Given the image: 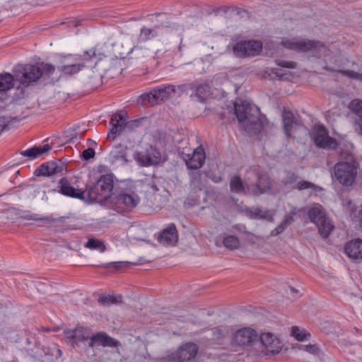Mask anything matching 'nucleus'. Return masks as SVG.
Returning a JSON list of instances; mask_svg holds the SVG:
<instances>
[{"instance_id": "1", "label": "nucleus", "mask_w": 362, "mask_h": 362, "mask_svg": "<svg viewBox=\"0 0 362 362\" xmlns=\"http://www.w3.org/2000/svg\"><path fill=\"white\" fill-rule=\"evenodd\" d=\"M358 163L349 152H341L340 160L334 167V177L344 186H351L355 182Z\"/></svg>"}, {"instance_id": "2", "label": "nucleus", "mask_w": 362, "mask_h": 362, "mask_svg": "<svg viewBox=\"0 0 362 362\" xmlns=\"http://www.w3.org/2000/svg\"><path fill=\"white\" fill-rule=\"evenodd\" d=\"M281 44L283 47L300 52H309L312 57L316 58L327 57L329 55V49L318 40L293 37L284 39Z\"/></svg>"}, {"instance_id": "3", "label": "nucleus", "mask_w": 362, "mask_h": 362, "mask_svg": "<svg viewBox=\"0 0 362 362\" xmlns=\"http://www.w3.org/2000/svg\"><path fill=\"white\" fill-rule=\"evenodd\" d=\"M250 104L243 101L240 104L234 103V114L244 130L248 133L257 134L261 132L262 124L257 116L250 115Z\"/></svg>"}, {"instance_id": "4", "label": "nucleus", "mask_w": 362, "mask_h": 362, "mask_svg": "<svg viewBox=\"0 0 362 362\" xmlns=\"http://www.w3.org/2000/svg\"><path fill=\"white\" fill-rule=\"evenodd\" d=\"M113 175L107 174L101 175L93 186H86V197L90 202H103L110 200L113 189Z\"/></svg>"}, {"instance_id": "5", "label": "nucleus", "mask_w": 362, "mask_h": 362, "mask_svg": "<svg viewBox=\"0 0 362 362\" xmlns=\"http://www.w3.org/2000/svg\"><path fill=\"white\" fill-rule=\"evenodd\" d=\"M95 57V52L93 49L86 51L81 57H71V56H64L61 64L57 66L62 76H72L78 74L84 67L87 66V62L90 61Z\"/></svg>"}, {"instance_id": "6", "label": "nucleus", "mask_w": 362, "mask_h": 362, "mask_svg": "<svg viewBox=\"0 0 362 362\" xmlns=\"http://www.w3.org/2000/svg\"><path fill=\"white\" fill-rule=\"evenodd\" d=\"M246 186L248 192L257 196L270 189L271 180L267 173L252 167L246 172Z\"/></svg>"}, {"instance_id": "7", "label": "nucleus", "mask_w": 362, "mask_h": 362, "mask_svg": "<svg viewBox=\"0 0 362 362\" xmlns=\"http://www.w3.org/2000/svg\"><path fill=\"white\" fill-rule=\"evenodd\" d=\"M128 116L125 112L120 111L112 115L110 124L112 127L108 133V138L114 140L117 135L124 131L132 132L139 128L144 119L127 120Z\"/></svg>"}, {"instance_id": "8", "label": "nucleus", "mask_w": 362, "mask_h": 362, "mask_svg": "<svg viewBox=\"0 0 362 362\" xmlns=\"http://www.w3.org/2000/svg\"><path fill=\"white\" fill-rule=\"evenodd\" d=\"M175 92L176 87L175 86L163 84L154 88L150 93L140 95L137 101L141 105L153 106L168 99Z\"/></svg>"}, {"instance_id": "9", "label": "nucleus", "mask_w": 362, "mask_h": 362, "mask_svg": "<svg viewBox=\"0 0 362 362\" xmlns=\"http://www.w3.org/2000/svg\"><path fill=\"white\" fill-rule=\"evenodd\" d=\"M140 198L134 192H122L112 194L110 204L119 213L129 212L139 204Z\"/></svg>"}, {"instance_id": "10", "label": "nucleus", "mask_w": 362, "mask_h": 362, "mask_svg": "<svg viewBox=\"0 0 362 362\" xmlns=\"http://www.w3.org/2000/svg\"><path fill=\"white\" fill-rule=\"evenodd\" d=\"M310 221L315 223L322 238H327L334 228V226L326 216L322 206L316 205L308 211Z\"/></svg>"}, {"instance_id": "11", "label": "nucleus", "mask_w": 362, "mask_h": 362, "mask_svg": "<svg viewBox=\"0 0 362 362\" xmlns=\"http://www.w3.org/2000/svg\"><path fill=\"white\" fill-rule=\"evenodd\" d=\"M14 73L16 79L24 87L37 82L42 76V70L34 64L15 67Z\"/></svg>"}, {"instance_id": "12", "label": "nucleus", "mask_w": 362, "mask_h": 362, "mask_svg": "<svg viewBox=\"0 0 362 362\" xmlns=\"http://www.w3.org/2000/svg\"><path fill=\"white\" fill-rule=\"evenodd\" d=\"M198 353L197 344L189 342L182 345L175 354H172L164 362H195Z\"/></svg>"}, {"instance_id": "13", "label": "nucleus", "mask_w": 362, "mask_h": 362, "mask_svg": "<svg viewBox=\"0 0 362 362\" xmlns=\"http://www.w3.org/2000/svg\"><path fill=\"white\" fill-rule=\"evenodd\" d=\"M184 150L180 153L188 168L197 170L202 167L206 158L204 149L202 146H199L191 153L185 152Z\"/></svg>"}, {"instance_id": "14", "label": "nucleus", "mask_w": 362, "mask_h": 362, "mask_svg": "<svg viewBox=\"0 0 362 362\" xmlns=\"http://www.w3.org/2000/svg\"><path fill=\"white\" fill-rule=\"evenodd\" d=\"M128 147L125 145L119 144L112 147L108 157V162L113 165L123 166L132 162V159L128 158Z\"/></svg>"}, {"instance_id": "15", "label": "nucleus", "mask_w": 362, "mask_h": 362, "mask_svg": "<svg viewBox=\"0 0 362 362\" xmlns=\"http://www.w3.org/2000/svg\"><path fill=\"white\" fill-rule=\"evenodd\" d=\"M262 351L265 355L276 354L281 349L279 339L271 332L262 333L259 337Z\"/></svg>"}, {"instance_id": "16", "label": "nucleus", "mask_w": 362, "mask_h": 362, "mask_svg": "<svg viewBox=\"0 0 362 362\" xmlns=\"http://www.w3.org/2000/svg\"><path fill=\"white\" fill-rule=\"evenodd\" d=\"M313 139L317 146L322 148L335 149L337 147L336 139L328 135L324 126H319L313 132Z\"/></svg>"}, {"instance_id": "17", "label": "nucleus", "mask_w": 362, "mask_h": 362, "mask_svg": "<svg viewBox=\"0 0 362 362\" xmlns=\"http://www.w3.org/2000/svg\"><path fill=\"white\" fill-rule=\"evenodd\" d=\"M262 48V42L250 40L238 42L233 49L238 56H255L260 52Z\"/></svg>"}, {"instance_id": "18", "label": "nucleus", "mask_w": 362, "mask_h": 362, "mask_svg": "<svg viewBox=\"0 0 362 362\" xmlns=\"http://www.w3.org/2000/svg\"><path fill=\"white\" fill-rule=\"evenodd\" d=\"M65 338L69 344L74 346L78 342L90 340V329L83 327H77L72 329L64 331Z\"/></svg>"}, {"instance_id": "19", "label": "nucleus", "mask_w": 362, "mask_h": 362, "mask_svg": "<svg viewBox=\"0 0 362 362\" xmlns=\"http://www.w3.org/2000/svg\"><path fill=\"white\" fill-rule=\"evenodd\" d=\"M59 189L57 192L62 194L81 200L86 199V189L83 190L82 189H78L73 187L66 178H62L59 180Z\"/></svg>"}, {"instance_id": "20", "label": "nucleus", "mask_w": 362, "mask_h": 362, "mask_svg": "<svg viewBox=\"0 0 362 362\" xmlns=\"http://www.w3.org/2000/svg\"><path fill=\"white\" fill-rule=\"evenodd\" d=\"M64 170V163L60 160L49 161L40 165L35 169L34 175L35 176H51L54 174L62 173Z\"/></svg>"}, {"instance_id": "21", "label": "nucleus", "mask_w": 362, "mask_h": 362, "mask_svg": "<svg viewBox=\"0 0 362 362\" xmlns=\"http://www.w3.org/2000/svg\"><path fill=\"white\" fill-rule=\"evenodd\" d=\"M257 332L250 327H244L236 331L233 337L234 344L239 346H246L255 341Z\"/></svg>"}, {"instance_id": "22", "label": "nucleus", "mask_w": 362, "mask_h": 362, "mask_svg": "<svg viewBox=\"0 0 362 362\" xmlns=\"http://www.w3.org/2000/svg\"><path fill=\"white\" fill-rule=\"evenodd\" d=\"M118 344L117 340L110 337L104 332H100L93 334L90 337V341L88 343L89 347H93L95 345L117 347Z\"/></svg>"}, {"instance_id": "23", "label": "nucleus", "mask_w": 362, "mask_h": 362, "mask_svg": "<svg viewBox=\"0 0 362 362\" xmlns=\"http://www.w3.org/2000/svg\"><path fill=\"white\" fill-rule=\"evenodd\" d=\"M178 239V233L174 223H170L159 235L158 240L166 245H175Z\"/></svg>"}, {"instance_id": "24", "label": "nucleus", "mask_w": 362, "mask_h": 362, "mask_svg": "<svg viewBox=\"0 0 362 362\" xmlns=\"http://www.w3.org/2000/svg\"><path fill=\"white\" fill-rule=\"evenodd\" d=\"M344 250L349 257L359 261L362 260V239H354L348 242Z\"/></svg>"}, {"instance_id": "25", "label": "nucleus", "mask_w": 362, "mask_h": 362, "mask_svg": "<svg viewBox=\"0 0 362 362\" xmlns=\"http://www.w3.org/2000/svg\"><path fill=\"white\" fill-rule=\"evenodd\" d=\"M282 121L284 131L287 136H291L292 132L296 127L300 125V122L297 119L293 112L289 110H284L282 112Z\"/></svg>"}, {"instance_id": "26", "label": "nucleus", "mask_w": 362, "mask_h": 362, "mask_svg": "<svg viewBox=\"0 0 362 362\" xmlns=\"http://www.w3.org/2000/svg\"><path fill=\"white\" fill-rule=\"evenodd\" d=\"M349 107L357 117L355 121V129L359 135L362 136V100L359 99L351 100Z\"/></svg>"}, {"instance_id": "27", "label": "nucleus", "mask_w": 362, "mask_h": 362, "mask_svg": "<svg viewBox=\"0 0 362 362\" xmlns=\"http://www.w3.org/2000/svg\"><path fill=\"white\" fill-rule=\"evenodd\" d=\"M51 149L49 144L42 146H34L27 150L21 151V155L28 157L30 159H35L44 153H47Z\"/></svg>"}, {"instance_id": "28", "label": "nucleus", "mask_w": 362, "mask_h": 362, "mask_svg": "<svg viewBox=\"0 0 362 362\" xmlns=\"http://www.w3.org/2000/svg\"><path fill=\"white\" fill-rule=\"evenodd\" d=\"M230 190L235 193H246L248 192L246 186V176L245 177V183L239 176H234L230 182Z\"/></svg>"}, {"instance_id": "29", "label": "nucleus", "mask_w": 362, "mask_h": 362, "mask_svg": "<svg viewBox=\"0 0 362 362\" xmlns=\"http://www.w3.org/2000/svg\"><path fill=\"white\" fill-rule=\"evenodd\" d=\"M20 218H22V219H25V220L40 221L44 222L45 223H48V224H51V223H55L58 220L62 218V217H60V218H54L52 216H47L40 217L37 214H24V215L21 216Z\"/></svg>"}, {"instance_id": "30", "label": "nucleus", "mask_w": 362, "mask_h": 362, "mask_svg": "<svg viewBox=\"0 0 362 362\" xmlns=\"http://www.w3.org/2000/svg\"><path fill=\"white\" fill-rule=\"evenodd\" d=\"M134 159L142 166L153 165V164L151 163V154H148L147 152L144 153L136 151L134 154Z\"/></svg>"}, {"instance_id": "31", "label": "nucleus", "mask_w": 362, "mask_h": 362, "mask_svg": "<svg viewBox=\"0 0 362 362\" xmlns=\"http://www.w3.org/2000/svg\"><path fill=\"white\" fill-rule=\"evenodd\" d=\"M298 179V175L291 171H286L284 177L281 179V182L284 186L291 187Z\"/></svg>"}, {"instance_id": "32", "label": "nucleus", "mask_w": 362, "mask_h": 362, "mask_svg": "<svg viewBox=\"0 0 362 362\" xmlns=\"http://www.w3.org/2000/svg\"><path fill=\"white\" fill-rule=\"evenodd\" d=\"M85 247L91 250H98L102 252L105 250V245L103 242L94 238L88 239V242L85 244Z\"/></svg>"}, {"instance_id": "33", "label": "nucleus", "mask_w": 362, "mask_h": 362, "mask_svg": "<svg viewBox=\"0 0 362 362\" xmlns=\"http://www.w3.org/2000/svg\"><path fill=\"white\" fill-rule=\"evenodd\" d=\"M122 297H116L111 295H101L98 298V303L104 306L110 305L121 300Z\"/></svg>"}, {"instance_id": "34", "label": "nucleus", "mask_w": 362, "mask_h": 362, "mask_svg": "<svg viewBox=\"0 0 362 362\" xmlns=\"http://www.w3.org/2000/svg\"><path fill=\"white\" fill-rule=\"evenodd\" d=\"M224 246L230 250H235L239 247V239L235 235H228L223 239Z\"/></svg>"}, {"instance_id": "35", "label": "nucleus", "mask_w": 362, "mask_h": 362, "mask_svg": "<svg viewBox=\"0 0 362 362\" xmlns=\"http://www.w3.org/2000/svg\"><path fill=\"white\" fill-rule=\"evenodd\" d=\"M292 336L298 341H304L310 338V334L305 329H300L298 327H292Z\"/></svg>"}, {"instance_id": "36", "label": "nucleus", "mask_w": 362, "mask_h": 362, "mask_svg": "<svg viewBox=\"0 0 362 362\" xmlns=\"http://www.w3.org/2000/svg\"><path fill=\"white\" fill-rule=\"evenodd\" d=\"M21 118L18 117H0V134L6 129L10 124L13 121L14 122H19Z\"/></svg>"}, {"instance_id": "37", "label": "nucleus", "mask_w": 362, "mask_h": 362, "mask_svg": "<svg viewBox=\"0 0 362 362\" xmlns=\"http://www.w3.org/2000/svg\"><path fill=\"white\" fill-rule=\"evenodd\" d=\"M156 32L153 29H149L146 28H143L141 30L139 40L141 41H146L152 39L156 35Z\"/></svg>"}, {"instance_id": "38", "label": "nucleus", "mask_w": 362, "mask_h": 362, "mask_svg": "<svg viewBox=\"0 0 362 362\" xmlns=\"http://www.w3.org/2000/svg\"><path fill=\"white\" fill-rule=\"evenodd\" d=\"M147 153L151 154V163L156 165L160 163L161 160V154L159 151L151 146Z\"/></svg>"}, {"instance_id": "39", "label": "nucleus", "mask_w": 362, "mask_h": 362, "mask_svg": "<svg viewBox=\"0 0 362 362\" xmlns=\"http://www.w3.org/2000/svg\"><path fill=\"white\" fill-rule=\"evenodd\" d=\"M296 188L300 191L307 189H311L312 190L315 191L317 187L315 184L307 180H300L297 182Z\"/></svg>"}, {"instance_id": "40", "label": "nucleus", "mask_w": 362, "mask_h": 362, "mask_svg": "<svg viewBox=\"0 0 362 362\" xmlns=\"http://www.w3.org/2000/svg\"><path fill=\"white\" fill-rule=\"evenodd\" d=\"M40 69L42 70V76H50L55 71V66L47 63H42Z\"/></svg>"}, {"instance_id": "41", "label": "nucleus", "mask_w": 362, "mask_h": 362, "mask_svg": "<svg viewBox=\"0 0 362 362\" xmlns=\"http://www.w3.org/2000/svg\"><path fill=\"white\" fill-rule=\"evenodd\" d=\"M340 73L345 76L349 77L351 78L357 79L362 81V74L357 73L354 71L351 70H343L341 71Z\"/></svg>"}, {"instance_id": "42", "label": "nucleus", "mask_w": 362, "mask_h": 362, "mask_svg": "<svg viewBox=\"0 0 362 362\" xmlns=\"http://www.w3.org/2000/svg\"><path fill=\"white\" fill-rule=\"evenodd\" d=\"M297 214V211L296 209H292L288 214L285 215L283 223L288 227L291 225L294 221V216Z\"/></svg>"}, {"instance_id": "43", "label": "nucleus", "mask_w": 362, "mask_h": 362, "mask_svg": "<svg viewBox=\"0 0 362 362\" xmlns=\"http://www.w3.org/2000/svg\"><path fill=\"white\" fill-rule=\"evenodd\" d=\"M95 155V152L94 149L92 148H88L82 152L81 158L85 160H88L90 158H93Z\"/></svg>"}, {"instance_id": "44", "label": "nucleus", "mask_w": 362, "mask_h": 362, "mask_svg": "<svg viewBox=\"0 0 362 362\" xmlns=\"http://www.w3.org/2000/svg\"><path fill=\"white\" fill-rule=\"evenodd\" d=\"M207 91V87L204 85H199L196 88V95L201 100H204L205 98V93Z\"/></svg>"}, {"instance_id": "45", "label": "nucleus", "mask_w": 362, "mask_h": 362, "mask_svg": "<svg viewBox=\"0 0 362 362\" xmlns=\"http://www.w3.org/2000/svg\"><path fill=\"white\" fill-rule=\"evenodd\" d=\"M276 63L278 66L288 69H295L296 67V63L294 62L276 60Z\"/></svg>"}, {"instance_id": "46", "label": "nucleus", "mask_w": 362, "mask_h": 362, "mask_svg": "<svg viewBox=\"0 0 362 362\" xmlns=\"http://www.w3.org/2000/svg\"><path fill=\"white\" fill-rule=\"evenodd\" d=\"M286 228L287 226L284 224V223L281 221L274 229L271 231L270 235L276 236L281 234L284 230H286Z\"/></svg>"}, {"instance_id": "47", "label": "nucleus", "mask_w": 362, "mask_h": 362, "mask_svg": "<svg viewBox=\"0 0 362 362\" xmlns=\"http://www.w3.org/2000/svg\"><path fill=\"white\" fill-rule=\"evenodd\" d=\"M200 173H194L190 181V185L193 187V188H198V189H201L200 184H199V177Z\"/></svg>"}, {"instance_id": "48", "label": "nucleus", "mask_w": 362, "mask_h": 362, "mask_svg": "<svg viewBox=\"0 0 362 362\" xmlns=\"http://www.w3.org/2000/svg\"><path fill=\"white\" fill-rule=\"evenodd\" d=\"M270 74L274 75L280 78H283L286 76L285 71L283 69L279 68L271 69Z\"/></svg>"}, {"instance_id": "49", "label": "nucleus", "mask_w": 362, "mask_h": 362, "mask_svg": "<svg viewBox=\"0 0 362 362\" xmlns=\"http://www.w3.org/2000/svg\"><path fill=\"white\" fill-rule=\"evenodd\" d=\"M213 334L214 336V339H221L224 336L223 330L219 327H215L213 329Z\"/></svg>"}, {"instance_id": "50", "label": "nucleus", "mask_w": 362, "mask_h": 362, "mask_svg": "<svg viewBox=\"0 0 362 362\" xmlns=\"http://www.w3.org/2000/svg\"><path fill=\"white\" fill-rule=\"evenodd\" d=\"M300 349L305 350L309 353L315 354L317 351V347L315 345L308 344L303 345Z\"/></svg>"}, {"instance_id": "51", "label": "nucleus", "mask_w": 362, "mask_h": 362, "mask_svg": "<svg viewBox=\"0 0 362 362\" xmlns=\"http://www.w3.org/2000/svg\"><path fill=\"white\" fill-rule=\"evenodd\" d=\"M350 351H352L354 354L356 352L359 354L362 355V345L357 344L353 349H351Z\"/></svg>"}, {"instance_id": "52", "label": "nucleus", "mask_w": 362, "mask_h": 362, "mask_svg": "<svg viewBox=\"0 0 362 362\" xmlns=\"http://www.w3.org/2000/svg\"><path fill=\"white\" fill-rule=\"evenodd\" d=\"M110 264L113 265L117 269H118L119 267H120L123 264L126 265V264L123 263V262H112V263H110Z\"/></svg>"}, {"instance_id": "53", "label": "nucleus", "mask_w": 362, "mask_h": 362, "mask_svg": "<svg viewBox=\"0 0 362 362\" xmlns=\"http://www.w3.org/2000/svg\"><path fill=\"white\" fill-rule=\"evenodd\" d=\"M289 290L291 294L298 293V291L294 288L293 287H289Z\"/></svg>"}, {"instance_id": "54", "label": "nucleus", "mask_w": 362, "mask_h": 362, "mask_svg": "<svg viewBox=\"0 0 362 362\" xmlns=\"http://www.w3.org/2000/svg\"><path fill=\"white\" fill-rule=\"evenodd\" d=\"M185 87H186V85H180L177 87V89L181 91V92H183L185 90Z\"/></svg>"}, {"instance_id": "55", "label": "nucleus", "mask_w": 362, "mask_h": 362, "mask_svg": "<svg viewBox=\"0 0 362 362\" xmlns=\"http://www.w3.org/2000/svg\"><path fill=\"white\" fill-rule=\"evenodd\" d=\"M33 191L34 194L40 193V188L37 187H33Z\"/></svg>"}, {"instance_id": "56", "label": "nucleus", "mask_w": 362, "mask_h": 362, "mask_svg": "<svg viewBox=\"0 0 362 362\" xmlns=\"http://www.w3.org/2000/svg\"><path fill=\"white\" fill-rule=\"evenodd\" d=\"M57 352L58 353V355L59 356H61L62 354V351L60 349H57Z\"/></svg>"}, {"instance_id": "57", "label": "nucleus", "mask_w": 362, "mask_h": 362, "mask_svg": "<svg viewBox=\"0 0 362 362\" xmlns=\"http://www.w3.org/2000/svg\"><path fill=\"white\" fill-rule=\"evenodd\" d=\"M2 100H4V99H3L2 95L1 94V95H0V101H2Z\"/></svg>"}, {"instance_id": "58", "label": "nucleus", "mask_w": 362, "mask_h": 362, "mask_svg": "<svg viewBox=\"0 0 362 362\" xmlns=\"http://www.w3.org/2000/svg\"><path fill=\"white\" fill-rule=\"evenodd\" d=\"M359 303L362 305V299L359 300Z\"/></svg>"}]
</instances>
